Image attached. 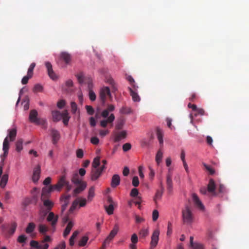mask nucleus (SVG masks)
Masks as SVG:
<instances>
[{
	"mask_svg": "<svg viewBox=\"0 0 249 249\" xmlns=\"http://www.w3.org/2000/svg\"><path fill=\"white\" fill-rule=\"evenodd\" d=\"M8 136L6 137L3 142L2 150L3 154L1 156V162H3L5 158L7 156L10 147L9 141L13 142L17 136V129L13 128L9 129L7 130Z\"/></svg>",
	"mask_w": 249,
	"mask_h": 249,
	"instance_id": "nucleus-1",
	"label": "nucleus"
},
{
	"mask_svg": "<svg viewBox=\"0 0 249 249\" xmlns=\"http://www.w3.org/2000/svg\"><path fill=\"white\" fill-rule=\"evenodd\" d=\"M68 181V180L66 179V175H63L59 178L56 184L50 185L48 187H44L43 193H44L46 191H47L48 193H50L54 191L60 192L62 188L65 186Z\"/></svg>",
	"mask_w": 249,
	"mask_h": 249,
	"instance_id": "nucleus-2",
	"label": "nucleus"
},
{
	"mask_svg": "<svg viewBox=\"0 0 249 249\" xmlns=\"http://www.w3.org/2000/svg\"><path fill=\"white\" fill-rule=\"evenodd\" d=\"M182 218L184 224L190 225L194 220V214L191 209L188 206H186L182 210Z\"/></svg>",
	"mask_w": 249,
	"mask_h": 249,
	"instance_id": "nucleus-3",
	"label": "nucleus"
},
{
	"mask_svg": "<svg viewBox=\"0 0 249 249\" xmlns=\"http://www.w3.org/2000/svg\"><path fill=\"white\" fill-rule=\"evenodd\" d=\"M109 112L107 109L103 110L101 113V116L107 119H104L100 121V125L103 127H106L107 124H112L115 120V116L113 114L111 113L109 115Z\"/></svg>",
	"mask_w": 249,
	"mask_h": 249,
	"instance_id": "nucleus-4",
	"label": "nucleus"
},
{
	"mask_svg": "<svg viewBox=\"0 0 249 249\" xmlns=\"http://www.w3.org/2000/svg\"><path fill=\"white\" fill-rule=\"evenodd\" d=\"M99 99L103 105H105L107 99L110 101L112 99L110 89L107 87L102 88L99 92Z\"/></svg>",
	"mask_w": 249,
	"mask_h": 249,
	"instance_id": "nucleus-5",
	"label": "nucleus"
},
{
	"mask_svg": "<svg viewBox=\"0 0 249 249\" xmlns=\"http://www.w3.org/2000/svg\"><path fill=\"white\" fill-rule=\"evenodd\" d=\"M50 193H48L47 191L43 193V188L42 189V194L41 196V200L43 202V205L46 207V211L49 212L50 211L54 206L53 202L49 199H46L49 196Z\"/></svg>",
	"mask_w": 249,
	"mask_h": 249,
	"instance_id": "nucleus-6",
	"label": "nucleus"
},
{
	"mask_svg": "<svg viewBox=\"0 0 249 249\" xmlns=\"http://www.w3.org/2000/svg\"><path fill=\"white\" fill-rule=\"evenodd\" d=\"M37 115L38 113L36 110H31L29 114L30 121L37 124H44L46 123V121L37 118Z\"/></svg>",
	"mask_w": 249,
	"mask_h": 249,
	"instance_id": "nucleus-7",
	"label": "nucleus"
},
{
	"mask_svg": "<svg viewBox=\"0 0 249 249\" xmlns=\"http://www.w3.org/2000/svg\"><path fill=\"white\" fill-rule=\"evenodd\" d=\"M160 231L158 230H156L154 231L152 236L151 240L150 242V249H154V248L158 245L159 240Z\"/></svg>",
	"mask_w": 249,
	"mask_h": 249,
	"instance_id": "nucleus-8",
	"label": "nucleus"
},
{
	"mask_svg": "<svg viewBox=\"0 0 249 249\" xmlns=\"http://www.w3.org/2000/svg\"><path fill=\"white\" fill-rule=\"evenodd\" d=\"M71 196L70 195H63L61 196L60 200L62 203L61 206V212L63 213L66 209L67 206L69 203V200Z\"/></svg>",
	"mask_w": 249,
	"mask_h": 249,
	"instance_id": "nucleus-9",
	"label": "nucleus"
},
{
	"mask_svg": "<svg viewBox=\"0 0 249 249\" xmlns=\"http://www.w3.org/2000/svg\"><path fill=\"white\" fill-rule=\"evenodd\" d=\"M45 66L49 77L53 80H56L57 78V76L53 70L52 64L49 62H46L45 63Z\"/></svg>",
	"mask_w": 249,
	"mask_h": 249,
	"instance_id": "nucleus-10",
	"label": "nucleus"
},
{
	"mask_svg": "<svg viewBox=\"0 0 249 249\" xmlns=\"http://www.w3.org/2000/svg\"><path fill=\"white\" fill-rule=\"evenodd\" d=\"M58 220V216L55 215L53 212H50L47 217V220L50 222L53 227H55Z\"/></svg>",
	"mask_w": 249,
	"mask_h": 249,
	"instance_id": "nucleus-11",
	"label": "nucleus"
},
{
	"mask_svg": "<svg viewBox=\"0 0 249 249\" xmlns=\"http://www.w3.org/2000/svg\"><path fill=\"white\" fill-rule=\"evenodd\" d=\"M192 199L195 206L197 208L200 210H204V206L196 194H193Z\"/></svg>",
	"mask_w": 249,
	"mask_h": 249,
	"instance_id": "nucleus-12",
	"label": "nucleus"
},
{
	"mask_svg": "<svg viewBox=\"0 0 249 249\" xmlns=\"http://www.w3.org/2000/svg\"><path fill=\"white\" fill-rule=\"evenodd\" d=\"M41 172V167L39 165H37L33 171L32 180L34 182H37L39 179Z\"/></svg>",
	"mask_w": 249,
	"mask_h": 249,
	"instance_id": "nucleus-13",
	"label": "nucleus"
},
{
	"mask_svg": "<svg viewBox=\"0 0 249 249\" xmlns=\"http://www.w3.org/2000/svg\"><path fill=\"white\" fill-rule=\"evenodd\" d=\"M78 185L73 190V194L76 195L83 191L87 187V183L83 181L77 184Z\"/></svg>",
	"mask_w": 249,
	"mask_h": 249,
	"instance_id": "nucleus-14",
	"label": "nucleus"
},
{
	"mask_svg": "<svg viewBox=\"0 0 249 249\" xmlns=\"http://www.w3.org/2000/svg\"><path fill=\"white\" fill-rule=\"evenodd\" d=\"M102 173L98 169H92L91 172L90 178L92 181L97 180L101 176Z\"/></svg>",
	"mask_w": 249,
	"mask_h": 249,
	"instance_id": "nucleus-15",
	"label": "nucleus"
},
{
	"mask_svg": "<svg viewBox=\"0 0 249 249\" xmlns=\"http://www.w3.org/2000/svg\"><path fill=\"white\" fill-rule=\"evenodd\" d=\"M126 137V131L125 130L115 133L114 137V142H118L121 140L125 138Z\"/></svg>",
	"mask_w": 249,
	"mask_h": 249,
	"instance_id": "nucleus-16",
	"label": "nucleus"
},
{
	"mask_svg": "<svg viewBox=\"0 0 249 249\" xmlns=\"http://www.w3.org/2000/svg\"><path fill=\"white\" fill-rule=\"evenodd\" d=\"M138 88V87L137 86V87H136L135 89H132L131 88H128L130 94L132 96V99L134 102H139L140 101V97L138 95L137 92H136V90H137Z\"/></svg>",
	"mask_w": 249,
	"mask_h": 249,
	"instance_id": "nucleus-17",
	"label": "nucleus"
},
{
	"mask_svg": "<svg viewBox=\"0 0 249 249\" xmlns=\"http://www.w3.org/2000/svg\"><path fill=\"white\" fill-rule=\"evenodd\" d=\"M208 191L211 193H212L213 195H216L215 192V184L214 180L211 178L209 180V183L207 186Z\"/></svg>",
	"mask_w": 249,
	"mask_h": 249,
	"instance_id": "nucleus-18",
	"label": "nucleus"
},
{
	"mask_svg": "<svg viewBox=\"0 0 249 249\" xmlns=\"http://www.w3.org/2000/svg\"><path fill=\"white\" fill-rule=\"evenodd\" d=\"M51 135L52 137L53 143L55 144L60 139V133L55 129L51 130Z\"/></svg>",
	"mask_w": 249,
	"mask_h": 249,
	"instance_id": "nucleus-19",
	"label": "nucleus"
},
{
	"mask_svg": "<svg viewBox=\"0 0 249 249\" xmlns=\"http://www.w3.org/2000/svg\"><path fill=\"white\" fill-rule=\"evenodd\" d=\"M118 231L119 227L117 225H115L112 230L110 231L109 234L106 238L107 241L108 240L109 242H110L117 234Z\"/></svg>",
	"mask_w": 249,
	"mask_h": 249,
	"instance_id": "nucleus-20",
	"label": "nucleus"
},
{
	"mask_svg": "<svg viewBox=\"0 0 249 249\" xmlns=\"http://www.w3.org/2000/svg\"><path fill=\"white\" fill-rule=\"evenodd\" d=\"M60 58L63 60L66 64H69L71 61V55L67 52H62L60 54Z\"/></svg>",
	"mask_w": 249,
	"mask_h": 249,
	"instance_id": "nucleus-21",
	"label": "nucleus"
},
{
	"mask_svg": "<svg viewBox=\"0 0 249 249\" xmlns=\"http://www.w3.org/2000/svg\"><path fill=\"white\" fill-rule=\"evenodd\" d=\"M120 178L118 175H114L111 179V186L112 188H115L120 184Z\"/></svg>",
	"mask_w": 249,
	"mask_h": 249,
	"instance_id": "nucleus-22",
	"label": "nucleus"
},
{
	"mask_svg": "<svg viewBox=\"0 0 249 249\" xmlns=\"http://www.w3.org/2000/svg\"><path fill=\"white\" fill-rule=\"evenodd\" d=\"M63 115V112L61 113L59 111H53L52 112L53 119L54 122H58L60 121Z\"/></svg>",
	"mask_w": 249,
	"mask_h": 249,
	"instance_id": "nucleus-23",
	"label": "nucleus"
},
{
	"mask_svg": "<svg viewBox=\"0 0 249 249\" xmlns=\"http://www.w3.org/2000/svg\"><path fill=\"white\" fill-rule=\"evenodd\" d=\"M156 133L157 135V138L160 142V144L161 146L163 145V134L162 131L159 127L156 128Z\"/></svg>",
	"mask_w": 249,
	"mask_h": 249,
	"instance_id": "nucleus-24",
	"label": "nucleus"
},
{
	"mask_svg": "<svg viewBox=\"0 0 249 249\" xmlns=\"http://www.w3.org/2000/svg\"><path fill=\"white\" fill-rule=\"evenodd\" d=\"M73 226V222L72 221L69 222L63 232V236L64 237H66L69 234Z\"/></svg>",
	"mask_w": 249,
	"mask_h": 249,
	"instance_id": "nucleus-25",
	"label": "nucleus"
},
{
	"mask_svg": "<svg viewBox=\"0 0 249 249\" xmlns=\"http://www.w3.org/2000/svg\"><path fill=\"white\" fill-rule=\"evenodd\" d=\"M163 191H164V187H163L162 183H160V190H158L157 191L155 196L154 201H155L156 203L157 202V200H158L159 199L161 198V197L162 196Z\"/></svg>",
	"mask_w": 249,
	"mask_h": 249,
	"instance_id": "nucleus-26",
	"label": "nucleus"
},
{
	"mask_svg": "<svg viewBox=\"0 0 249 249\" xmlns=\"http://www.w3.org/2000/svg\"><path fill=\"white\" fill-rule=\"evenodd\" d=\"M23 140L22 139H18L15 143L16 150L20 152L23 149Z\"/></svg>",
	"mask_w": 249,
	"mask_h": 249,
	"instance_id": "nucleus-27",
	"label": "nucleus"
},
{
	"mask_svg": "<svg viewBox=\"0 0 249 249\" xmlns=\"http://www.w3.org/2000/svg\"><path fill=\"white\" fill-rule=\"evenodd\" d=\"M71 182L75 185H77L78 183L83 182L84 181L81 180L79 178L78 174L77 172L74 173L71 178Z\"/></svg>",
	"mask_w": 249,
	"mask_h": 249,
	"instance_id": "nucleus-28",
	"label": "nucleus"
},
{
	"mask_svg": "<svg viewBox=\"0 0 249 249\" xmlns=\"http://www.w3.org/2000/svg\"><path fill=\"white\" fill-rule=\"evenodd\" d=\"M166 184L168 191L169 192H171L173 188V183L172 180V176L170 174H168L167 176Z\"/></svg>",
	"mask_w": 249,
	"mask_h": 249,
	"instance_id": "nucleus-29",
	"label": "nucleus"
},
{
	"mask_svg": "<svg viewBox=\"0 0 249 249\" xmlns=\"http://www.w3.org/2000/svg\"><path fill=\"white\" fill-rule=\"evenodd\" d=\"M8 175L7 174H4L0 180V185L2 188H4L8 181Z\"/></svg>",
	"mask_w": 249,
	"mask_h": 249,
	"instance_id": "nucleus-30",
	"label": "nucleus"
},
{
	"mask_svg": "<svg viewBox=\"0 0 249 249\" xmlns=\"http://www.w3.org/2000/svg\"><path fill=\"white\" fill-rule=\"evenodd\" d=\"M79 234V231H74L69 240V244L71 246H73L74 244V240L77 237V235Z\"/></svg>",
	"mask_w": 249,
	"mask_h": 249,
	"instance_id": "nucleus-31",
	"label": "nucleus"
},
{
	"mask_svg": "<svg viewBox=\"0 0 249 249\" xmlns=\"http://www.w3.org/2000/svg\"><path fill=\"white\" fill-rule=\"evenodd\" d=\"M70 117L69 116V113L67 110H65L63 111V122L65 125H67Z\"/></svg>",
	"mask_w": 249,
	"mask_h": 249,
	"instance_id": "nucleus-32",
	"label": "nucleus"
},
{
	"mask_svg": "<svg viewBox=\"0 0 249 249\" xmlns=\"http://www.w3.org/2000/svg\"><path fill=\"white\" fill-rule=\"evenodd\" d=\"M162 157L163 153L160 150H159L157 153L155 158L156 161L158 165L161 162Z\"/></svg>",
	"mask_w": 249,
	"mask_h": 249,
	"instance_id": "nucleus-33",
	"label": "nucleus"
},
{
	"mask_svg": "<svg viewBox=\"0 0 249 249\" xmlns=\"http://www.w3.org/2000/svg\"><path fill=\"white\" fill-rule=\"evenodd\" d=\"M116 206V205L109 204V205L108 206H105V210H106L107 213L108 215H111V214H113V211H114V206Z\"/></svg>",
	"mask_w": 249,
	"mask_h": 249,
	"instance_id": "nucleus-34",
	"label": "nucleus"
},
{
	"mask_svg": "<svg viewBox=\"0 0 249 249\" xmlns=\"http://www.w3.org/2000/svg\"><path fill=\"white\" fill-rule=\"evenodd\" d=\"M38 231L40 233L45 234L48 231V228L45 225L40 224L38 226Z\"/></svg>",
	"mask_w": 249,
	"mask_h": 249,
	"instance_id": "nucleus-35",
	"label": "nucleus"
},
{
	"mask_svg": "<svg viewBox=\"0 0 249 249\" xmlns=\"http://www.w3.org/2000/svg\"><path fill=\"white\" fill-rule=\"evenodd\" d=\"M35 224L34 223H29L26 229V232L27 233H32L35 229Z\"/></svg>",
	"mask_w": 249,
	"mask_h": 249,
	"instance_id": "nucleus-36",
	"label": "nucleus"
},
{
	"mask_svg": "<svg viewBox=\"0 0 249 249\" xmlns=\"http://www.w3.org/2000/svg\"><path fill=\"white\" fill-rule=\"evenodd\" d=\"M94 187H91L89 190L88 196V199L89 201H91L93 197L94 196Z\"/></svg>",
	"mask_w": 249,
	"mask_h": 249,
	"instance_id": "nucleus-37",
	"label": "nucleus"
},
{
	"mask_svg": "<svg viewBox=\"0 0 249 249\" xmlns=\"http://www.w3.org/2000/svg\"><path fill=\"white\" fill-rule=\"evenodd\" d=\"M88 240L89 237L87 236H83L79 241L78 245L80 247L85 246L86 245Z\"/></svg>",
	"mask_w": 249,
	"mask_h": 249,
	"instance_id": "nucleus-38",
	"label": "nucleus"
},
{
	"mask_svg": "<svg viewBox=\"0 0 249 249\" xmlns=\"http://www.w3.org/2000/svg\"><path fill=\"white\" fill-rule=\"evenodd\" d=\"M194 111H195L196 112L195 113L194 116L195 117H196L198 115H203L205 114V111L203 109V108H198L197 107H196V109H195L194 110Z\"/></svg>",
	"mask_w": 249,
	"mask_h": 249,
	"instance_id": "nucleus-39",
	"label": "nucleus"
},
{
	"mask_svg": "<svg viewBox=\"0 0 249 249\" xmlns=\"http://www.w3.org/2000/svg\"><path fill=\"white\" fill-rule=\"evenodd\" d=\"M100 165V158L96 157L95 158L92 163V166L93 169H98V166Z\"/></svg>",
	"mask_w": 249,
	"mask_h": 249,
	"instance_id": "nucleus-40",
	"label": "nucleus"
},
{
	"mask_svg": "<svg viewBox=\"0 0 249 249\" xmlns=\"http://www.w3.org/2000/svg\"><path fill=\"white\" fill-rule=\"evenodd\" d=\"M35 66H36V63H32L30 65V67H29V69L28 70V72H27V74L28 75L32 76V77L33 76L34 69Z\"/></svg>",
	"mask_w": 249,
	"mask_h": 249,
	"instance_id": "nucleus-41",
	"label": "nucleus"
},
{
	"mask_svg": "<svg viewBox=\"0 0 249 249\" xmlns=\"http://www.w3.org/2000/svg\"><path fill=\"white\" fill-rule=\"evenodd\" d=\"M17 225L16 222H13L11 224V227L9 230V233L10 235H12L15 232L16 229L17 228Z\"/></svg>",
	"mask_w": 249,
	"mask_h": 249,
	"instance_id": "nucleus-42",
	"label": "nucleus"
},
{
	"mask_svg": "<svg viewBox=\"0 0 249 249\" xmlns=\"http://www.w3.org/2000/svg\"><path fill=\"white\" fill-rule=\"evenodd\" d=\"M126 79L130 82L133 88L135 89L136 87H137V86H136L135 81L133 77L130 75H128V76H127Z\"/></svg>",
	"mask_w": 249,
	"mask_h": 249,
	"instance_id": "nucleus-43",
	"label": "nucleus"
},
{
	"mask_svg": "<svg viewBox=\"0 0 249 249\" xmlns=\"http://www.w3.org/2000/svg\"><path fill=\"white\" fill-rule=\"evenodd\" d=\"M204 166L206 168V169L209 172V173L210 175H213L215 173V170L212 168L210 166L208 165L207 164L204 163L203 164Z\"/></svg>",
	"mask_w": 249,
	"mask_h": 249,
	"instance_id": "nucleus-44",
	"label": "nucleus"
},
{
	"mask_svg": "<svg viewBox=\"0 0 249 249\" xmlns=\"http://www.w3.org/2000/svg\"><path fill=\"white\" fill-rule=\"evenodd\" d=\"M86 109L87 110V113L89 115H92L94 114V109L91 106L87 105L86 106Z\"/></svg>",
	"mask_w": 249,
	"mask_h": 249,
	"instance_id": "nucleus-45",
	"label": "nucleus"
},
{
	"mask_svg": "<svg viewBox=\"0 0 249 249\" xmlns=\"http://www.w3.org/2000/svg\"><path fill=\"white\" fill-rule=\"evenodd\" d=\"M120 111L122 113L129 114L132 111L130 108L124 107L121 109Z\"/></svg>",
	"mask_w": 249,
	"mask_h": 249,
	"instance_id": "nucleus-46",
	"label": "nucleus"
},
{
	"mask_svg": "<svg viewBox=\"0 0 249 249\" xmlns=\"http://www.w3.org/2000/svg\"><path fill=\"white\" fill-rule=\"evenodd\" d=\"M76 76L77 77L78 81L80 83H82L84 82V74L82 72H80V73H78Z\"/></svg>",
	"mask_w": 249,
	"mask_h": 249,
	"instance_id": "nucleus-47",
	"label": "nucleus"
},
{
	"mask_svg": "<svg viewBox=\"0 0 249 249\" xmlns=\"http://www.w3.org/2000/svg\"><path fill=\"white\" fill-rule=\"evenodd\" d=\"M43 89V87L39 84H36L34 88L33 91L35 92H41Z\"/></svg>",
	"mask_w": 249,
	"mask_h": 249,
	"instance_id": "nucleus-48",
	"label": "nucleus"
},
{
	"mask_svg": "<svg viewBox=\"0 0 249 249\" xmlns=\"http://www.w3.org/2000/svg\"><path fill=\"white\" fill-rule=\"evenodd\" d=\"M159 212L157 210H154L152 213V220L156 221L159 217Z\"/></svg>",
	"mask_w": 249,
	"mask_h": 249,
	"instance_id": "nucleus-49",
	"label": "nucleus"
},
{
	"mask_svg": "<svg viewBox=\"0 0 249 249\" xmlns=\"http://www.w3.org/2000/svg\"><path fill=\"white\" fill-rule=\"evenodd\" d=\"M132 185L134 187H137L139 185V180L138 177L135 176L133 178Z\"/></svg>",
	"mask_w": 249,
	"mask_h": 249,
	"instance_id": "nucleus-50",
	"label": "nucleus"
},
{
	"mask_svg": "<svg viewBox=\"0 0 249 249\" xmlns=\"http://www.w3.org/2000/svg\"><path fill=\"white\" fill-rule=\"evenodd\" d=\"M31 78H32V76H31L28 74L26 76H24L21 80V83L23 85H25V84H27L28 82L29 79H30Z\"/></svg>",
	"mask_w": 249,
	"mask_h": 249,
	"instance_id": "nucleus-51",
	"label": "nucleus"
},
{
	"mask_svg": "<svg viewBox=\"0 0 249 249\" xmlns=\"http://www.w3.org/2000/svg\"><path fill=\"white\" fill-rule=\"evenodd\" d=\"M139 234L142 237H144L148 235V231L146 229H142L140 231Z\"/></svg>",
	"mask_w": 249,
	"mask_h": 249,
	"instance_id": "nucleus-52",
	"label": "nucleus"
},
{
	"mask_svg": "<svg viewBox=\"0 0 249 249\" xmlns=\"http://www.w3.org/2000/svg\"><path fill=\"white\" fill-rule=\"evenodd\" d=\"M139 194V191L137 189L133 188L131 190L130 195L132 197H136L138 196Z\"/></svg>",
	"mask_w": 249,
	"mask_h": 249,
	"instance_id": "nucleus-53",
	"label": "nucleus"
},
{
	"mask_svg": "<svg viewBox=\"0 0 249 249\" xmlns=\"http://www.w3.org/2000/svg\"><path fill=\"white\" fill-rule=\"evenodd\" d=\"M172 232V223L170 222H168V227H167V236H170Z\"/></svg>",
	"mask_w": 249,
	"mask_h": 249,
	"instance_id": "nucleus-54",
	"label": "nucleus"
},
{
	"mask_svg": "<svg viewBox=\"0 0 249 249\" xmlns=\"http://www.w3.org/2000/svg\"><path fill=\"white\" fill-rule=\"evenodd\" d=\"M131 244H137L138 241L137 235L135 233L132 234L131 237Z\"/></svg>",
	"mask_w": 249,
	"mask_h": 249,
	"instance_id": "nucleus-55",
	"label": "nucleus"
},
{
	"mask_svg": "<svg viewBox=\"0 0 249 249\" xmlns=\"http://www.w3.org/2000/svg\"><path fill=\"white\" fill-rule=\"evenodd\" d=\"M89 97L91 101H94L95 100L96 96L95 93L92 90H89Z\"/></svg>",
	"mask_w": 249,
	"mask_h": 249,
	"instance_id": "nucleus-56",
	"label": "nucleus"
},
{
	"mask_svg": "<svg viewBox=\"0 0 249 249\" xmlns=\"http://www.w3.org/2000/svg\"><path fill=\"white\" fill-rule=\"evenodd\" d=\"M78 204V201L77 200H75L73 202L71 206V207L70 209V211L71 212H72L77 207V205Z\"/></svg>",
	"mask_w": 249,
	"mask_h": 249,
	"instance_id": "nucleus-57",
	"label": "nucleus"
},
{
	"mask_svg": "<svg viewBox=\"0 0 249 249\" xmlns=\"http://www.w3.org/2000/svg\"><path fill=\"white\" fill-rule=\"evenodd\" d=\"M131 145L129 143H126L123 146V149L124 151H127L131 149Z\"/></svg>",
	"mask_w": 249,
	"mask_h": 249,
	"instance_id": "nucleus-58",
	"label": "nucleus"
},
{
	"mask_svg": "<svg viewBox=\"0 0 249 249\" xmlns=\"http://www.w3.org/2000/svg\"><path fill=\"white\" fill-rule=\"evenodd\" d=\"M193 249H204L202 244L195 243V244L191 247Z\"/></svg>",
	"mask_w": 249,
	"mask_h": 249,
	"instance_id": "nucleus-59",
	"label": "nucleus"
},
{
	"mask_svg": "<svg viewBox=\"0 0 249 249\" xmlns=\"http://www.w3.org/2000/svg\"><path fill=\"white\" fill-rule=\"evenodd\" d=\"M27 239V237L24 235H21L18 236V241L19 243H24Z\"/></svg>",
	"mask_w": 249,
	"mask_h": 249,
	"instance_id": "nucleus-60",
	"label": "nucleus"
},
{
	"mask_svg": "<svg viewBox=\"0 0 249 249\" xmlns=\"http://www.w3.org/2000/svg\"><path fill=\"white\" fill-rule=\"evenodd\" d=\"M71 111L72 113H75L77 110V105L74 102H71Z\"/></svg>",
	"mask_w": 249,
	"mask_h": 249,
	"instance_id": "nucleus-61",
	"label": "nucleus"
},
{
	"mask_svg": "<svg viewBox=\"0 0 249 249\" xmlns=\"http://www.w3.org/2000/svg\"><path fill=\"white\" fill-rule=\"evenodd\" d=\"M90 142L93 144H97L99 142V139L96 137H92L90 139Z\"/></svg>",
	"mask_w": 249,
	"mask_h": 249,
	"instance_id": "nucleus-62",
	"label": "nucleus"
},
{
	"mask_svg": "<svg viewBox=\"0 0 249 249\" xmlns=\"http://www.w3.org/2000/svg\"><path fill=\"white\" fill-rule=\"evenodd\" d=\"M89 124L92 127H94L96 125V121L94 117H91L89 118Z\"/></svg>",
	"mask_w": 249,
	"mask_h": 249,
	"instance_id": "nucleus-63",
	"label": "nucleus"
},
{
	"mask_svg": "<svg viewBox=\"0 0 249 249\" xmlns=\"http://www.w3.org/2000/svg\"><path fill=\"white\" fill-rule=\"evenodd\" d=\"M49 248V245L47 243H42V244L39 245L38 249H48Z\"/></svg>",
	"mask_w": 249,
	"mask_h": 249,
	"instance_id": "nucleus-64",
	"label": "nucleus"
}]
</instances>
